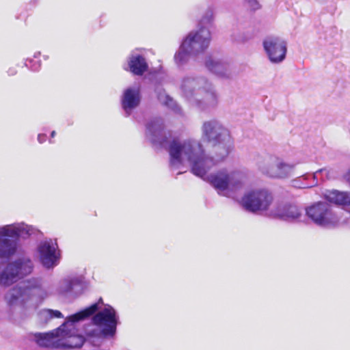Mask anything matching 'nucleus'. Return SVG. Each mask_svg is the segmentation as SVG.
I'll use <instances>...</instances> for the list:
<instances>
[{
    "instance_id": "22",
    "label": "nucleus",
    "mask_w": 350,
    "mask_h": 350,
    "mask_svg": "<svg viewBox=\"0 0 350 350\" xmlns=\"http://www.w3.org/2000/svg\"><path fill=\"white\" fill-rule=\"evenodd\" d=\"M158 98L163 105H165L168 107L172 108L173 110L176 111H180V109L178 107L176 102L165 92L160 93L158 96Z\"/></svg>"
},
{
    "instance_id": "15",
    "label": "nucleus",
    "mask_w": 350,
    "mask_h": 350,
    "mask_svg": "<svg viewBox=\"0 0 350 350\" xmlns=\"http://www.w3.org/2000/svg\"><path fill=\"white\" fill-rule=\"evenodd\" d=\"M268 215L286 221L297 220L301 216L300 209L295 205L277 203L270 210Z\"/></svg>"
},
{
    "instance_id": "25",
    "label": "nucleus",
    "mask_w": 350,
    "mask_h": 350,
    "mask_svg": "<svg viewBox=\"0 0 350 350\" xmlns=\"http://www.w3.org/2000/svg\"><path fill=\"white\" fill-rule=\"evenodd\" d=\"M344 179L350 183V166L349 168L347 170V171L344 174Z\"/></svg>"
},
{
    "instance_id": "21",
    "label": "nucleus",
    "mask_w": 350,
    "mask_h": 350,
    "mask_svg": "<svg viewBox=\"0 0 350 350\" xmlns=\"http://www.w3.org/2000/svg\"><path fill=\"white\" fill-rule=\"evenodd\" d=\"M39 315L41 319L45 321H49L54 318H64V315L60 311L52 309H43L40 312Z\"/></svg>"
},
{
    "instance_id": "28",
    "label": "nucleus",
    "mask_w": 350,
    "mask_h": 350,
    "mask_svg": "<svg viewBox=\"0 0 350 350\" xmlns=\"http://www.w3.org/2000/svg\"><path fill=\"white\" fill-rule=\"evenodd\" d=\"M55 131H53V132L51 133V137H54V136H55Z\"/></svg>"
},
{
    "instance_id": "27",
    "label": "nucleus",
    "mask_w": 350,
    "mask_h": 350,
    "mask_svg": "<svg viewBox=\"0 0 350 350\" xmlns=\"http://www.w3.org/2000/svg\"><path fill=\"white\" fill-rule=\"evenodd\" d=\"M45 137H46V136L44 135L40 134L38 136V139L40 142V143H42L43 142L45 141Z\"/></svg>"
},
{
    "instance_id": "17",
    "label": "nucleus",
    "mask_w": 350,
    "mask_h": 350,
    "mask_svg": "<svg viewBox=\"0 0 350 350\" xmlns=\"http://www.w3.org/2000/svg\"><path fill=\"white\" fill-rule=\"evenodd\" d=\"M146 137L152 144L164 146L165 139L161 120H152L147 125Z\"/></svg>"
},
{
    "instance_id": "24",
    "label": "nucleus",
    "mask_w": 350,
    "mask_h": 350,
    "mask_svg": "<svg viewBox=\"0 0 350 350\" xmlns=\"http://www.w3.org/2000/svg\"><path fill=\"white\" fill-rule=\"evenodd\" d=\"M249 6L253 10H257L260 8V4L257 0H246Z\"/></svg>"
},
{
    "instance_id": "16",
    "label": "nucleus",
    "mask_w": 350,
    "mask_h": 350,
    "mask_svg": "<svg viewBox=\"0 0 350 350\" xmlns=\"http://www.w3.org/2000/svg\"><path fill=\"white\" fill-rule=\"evenodd\" d=\"M140 100L141 96L138 86L126 89L122 98V105L125 112L127 114H130L139 105Z\"/></svg>"
},
{
    "instance_id": "7",
    "label": "nucleus",
    "mask_w": 350,
    "mask_h": 350,
    "mask_svg": "<svg viewBox=\"0 0 350 350\" xmlns=\"http://www.w3.org/2000/svg\"><path fill=\"white\" fill-rule=\"evenodd\" d=\"M102 299H100L97 303H95L90 306L88 307L85 310H87L93 306L96 305L95 310L88 315L86 318L98 312L92 319L94 325L99 327L98 329H94L91 331H87V334L91 336H113L116 326L118 322V316L116 314L115 309L109 306L105 305L103 308L100 306L102 303Z\"/></svg>"
},
{
    "instance_id": "1",
    "label": "nucleus",
    "mask_w": 350,
    "mask_h": 350,
    "mask_svg": "<svg viewBox=\"0 0 350 350\" xmlns=\"http://www.w3.org/2000/svg\"><path fill=\"white\" fill-rule=\"evenodd\" d=\"M213 144L211 154L206 155L201 144L195 139L173 140L168 148L170 167L178 170L189 164L192 173L210 183L219 195L233 197L244 188L247 173L241 168H223L208 175L213 166L227 157L232 148L230 137Z\"/></svg>"
},
{
    "instance_id": "8",
    "label": "nucleus",
    "mask_w": 350,
    "mask_h": 350,
    "mask_svg": "<svg viewBox=\"0 0 350 350\" xmlns=\"http://www.w3.org/2000/svg\"><path fill=\"white\" fill-rule=\"evenodd\" d=\"M256 165L262 174L278 179L289 178L295 168L294 164L270 155L258 157L256 159Z\"/></svg>"
},
{
    "instance_id": "12",
    "label": "nucleus",
    "mask_w": 350,
    "mask_h": 350,
    "mask_svg": "<svg viewBox=\"0 0 350 350\" xmlns=\"http://www.w3.org/2000/svg\"><path fill=\"white\" fill-rule=\"evenodd\" d=\"M262 46L268 59L272 64L282 62L286 55L287 43L280 37L267 36L262 41Z\"/></svg>"
},
{
    "instance_id": "31",
    "label": "nucleus",
    "mask_w": 350,
    "mask_h": 350,
    "mask_svg": "<svg viewBox=\"0 0 350 350\" xmlns=\"http://www.w3.org/2000/svg\"><path fill=\"white\" fill-rule=\"evenodd\" d=\"M310 186L308 185H306V186H304L303 187H309Z\"/></svg>"
},
{
    "instance_id": "3",
    "label": "nucleus",
    "mask_w": 350,
    "mask_h": 350,
    "mask_svg": "<svg viewBox=\"0 0 350 350\" xmlns=\"http://www.w3.org/2000/svg\"><path fill=\"white\" fill-rule=\"evenodd\" d=\"M96 309V305L66 318L58 328L49 333H37L34 335L36 343L43 347L57 349L80 348L85 338L79 333L78 323L86 319Z\"/></svg>"
},
{
    "instance_id": "13",
    "label": "nucleus",
    "mask_w": 350,
    "mask_h": 350,
    "mask_svg": "<svg viewBox=\"0 0 350 350\" xmlns=\"http://www.w3.org/2000/svg\"><path fill=\"white\" fill-rule=\"evenodd\" d=\"M202 132V139L213 144L221 140H228V137H230L228 131L215 120L204 122Z\"/></svg>"
},
{
    "instance_id": "10",
    "label": "nucleus",
    "mask_w": 350,
    "mask_h": 350,
    "mask_svg": "<svg viewBox=\"0 0 350 350\" xmlns=\"http://www.w3.org/2000/svg\"><path fill=\"white\" fill-rule=\"evenodd\" d=\"M306 213L314 223L321 226L329 227L347 222L346 219H343L334 213L325 202H317L307 207Z\"/></svg>"
},
{
    "instance_id": "20",
    "label": "nucleus",
    "mask_w": 350,
    "mask_h": 350,
    "mask_svg": "<svg viewBox=\"0 0 350 350\" xmlns=\"http://www.w3.org/2000/svg\"><path fill=\"white\" fill-rule=\"evenodd\" d=\"M129 66L131 72L137 75H142L148 68L145 59L138 54H132L129 57Z\"/></svg>"
},
{
    "instance_id": "4",
    "label": "nucleus",
    "mask_w": 350,
    "mask_h": 350,
    "mask_svg": "<svg viewBox=\"0 0 350 350\" xmlns=\"http://www.w3.org/2000/svg\"><path fill=\"white\" fill-rule=\"evenodd\" d=\"M180 88L183 96L200 109L213 108L217 105L215 88L204 77H186L183 80Z\"/></svg>"
},
{
    "instance_id": "5",
    "label": "nucleus",
    "mask_w": 350,
    "mask_h": 350,
    "mask_svg": "<svg viewBox=\"0 0 350 350\" xmlns=\"http://www.w3.org/2000/svg\"><path fill=\"white\" fill-rule=\"evenodd\" d=\"M38 233L35 227L24 222L0 226V258L14 256L19 247V239H27Z\"/></svg>"
},
{
    "instance_id": "14",
    "label": "nucleus",
    "mask_w": 350,
    "mask_h": 350,
    "mask_svg": "<svg viewBox=\"0 0 350 350\" xmlns=\"http://www.w3.org/2000/svg\"><path fill=\"white\" fill-rule=\"evenodd\" d=\"M57 244L51 240L41 242L38 247L39 259L44 267L52 268L57 264Z\"/></svg>"
},
{
    "instance_id": "26",
    "label": "nucleus",
    "mask_w": 350,
    "mask_h": 350,
    "mask_svg": "<svg viewBox=\"0 0 350 350\" xmlns=\"http://www.w3.org/2000/svg\"><path fill=\"white\" fill-rule=\"evenodd\" d=\"M327 170L325 169H321L317 172H315L314 174H313V178L314 179H317L318 178V176H319V174H321V173H323V172H326Z\"/></svg>"
},
{
    "instance_id": "30",
    "label": "nucleus",
    "mask_w": 350,
    "mask_h": 350,
    "mask_svg": "<svg viewBox=\"0 0 350 350\" xmlns=\"http://www.w3.org/2000/svg\"><path fill=\"white\" fill-rule=\"evenodd\" d=\"M181 173H183V172H182V171H180V172H178V174H181Z\"/></svg>"
},
{
    "instance_id": "23",
    "label": "nucleus",
    "mask_w": 350,
    "mask_h": 350,
    "mask_svg": "<svg viewBox=\"0 0 350 350\" xmlns=\"http://www.w3.org/2000/svg\"><path fill=\"white\" fill-rule=\"evenodd\" d=\"M213 20V12L211 11H206L200 20L198 27H204L210 29L211 24Z\"/></svg>"
},
{
    "instance_id": "18",
    "label": "nucleus",
    "mask_w": 350,
    "mask_h": 350,
    "mask_svg": "<svg viewBox=\"0 0 350 350\" xmlns=\"http://www.w3.org/2000/svg\"><path fill=\"white\" fill-rule=\"evenodd\" d=\"M205 64L210 71L219 77L228 78L231 75L230 64L225 61L208 58L206 60Z\"/></svg>"
},
{
    "instance_id": "19",
    "label": "nucleus",
    "mask_w": 350,
    "mask_h": 350,
    "mask_svg": "<svg viewBox=\"0 0 350 350\" xmlns=\"http://www.w3.org/2000/svg\"><path fill=\"white\" fill-rule=\"evenodd\" d=\"M323 197L329 202L342 206L350 205V193L337 190H326Z\"/></svg>"
},
{
    "instance_id": "2",
    "label": "nucleus",
    "mask_w": 350,
    "mask_h": 350,
    "mask_svg": "<svg viewBox=\"0 0 350 350\" xmlns=\"http://www.w3.org/2000/svg\"><path fill=\"white\" fill-rule=\"evenodd\" d=\"M81 279L68 275L60 280L53 291L45 286L40 278H31L10 289L5 295V301L20 318L29 317L47 297L57 294L62 296H77L81 292Z\"/></svg>"
},
{
    "instance_id": "6",
    "label": "nucleus",
    "mask_w": 350,
    "mask_h": 350,
    "mask_svg": "<svg viewBox=\"0 0 350 350\" xmlns=\"http://www.w3.org/2000/svg\"><path fill=\"white\" fill-rule=\"evenodd\" d=\"M211 41V32L208 28L198 27L190 31L183 40L178 51L174 55L177 64L187 62L190 56H196L204 53Z\"/></svg>"
},
{
    "instance_id": "9",
    "label": "nucleus",
    "mask_w": 350,
    "mask_h": 350,
    "mask_svg": "<svg viewBox=\"0 0 350 350\" xmlns=\"http://www.w3.org/2000/svg\"><path fill=\"white\" fill-rule=\"evenodd\" d=\"M273 201V195L269 190L256 188L247 191L243 195L241 204L245 209L250 212L265 213L270 211Z\"/></svg>"
},
{
    "instance_id": "29",
    "label": "nucleus",
    "mask_w": 350,
    "mask_h": 350,
    "mask_svg": "<svg viewBox=\"0 0 350 350\" xmlns=\"http://www.w3.org/2000/svg\"><path fill=\"white\" fill-rule=\"evenodd\" d=\"M345 213H346V214H347V215H349L350 216V212H349V213L346 212Z\"/></svg>"
},
{
    "instance_id": "11",
    "label": "nucleus",
    "mask_w": 350,
    "mask_h": 350,
    "mask_svg": "<svg viewBox=\"0 0 350 350\" xmlns=\"http://www.w3.org/2000/svg\"><path fill=\"white\" fill-rule=\"evenodd\" d=\"M33 264L28 258H21L9 263L0 274V285L10 286L31 273Z\"/></svg>"
}]
</instances>
